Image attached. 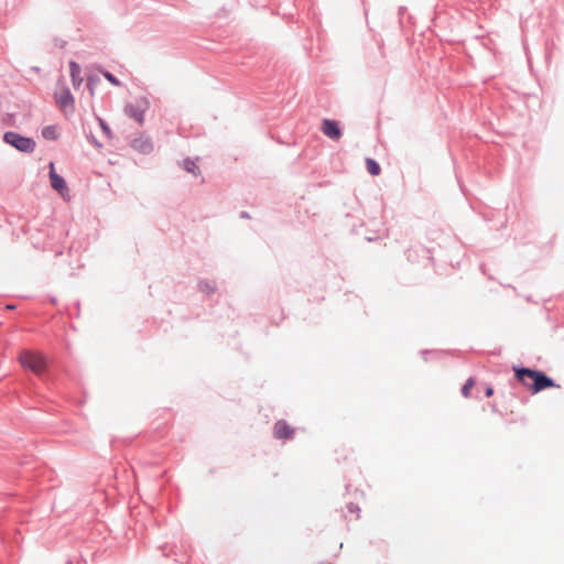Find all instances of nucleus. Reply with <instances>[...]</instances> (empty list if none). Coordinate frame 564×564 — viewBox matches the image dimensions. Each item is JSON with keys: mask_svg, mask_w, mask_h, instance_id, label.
Segmentation results:
<instances>
[{"mask_svg": "<svg viewBox=\"0 0 564 564\" xmlns=\"http://www.w3.org/2000/svg\"><path fill=\"white\" fill-rule=\"evenodd\" d=\"M516 378L532 393H539L547 388H560L551 378L542 371L532 370L529 368L514 369Z\"/></svg>", "mask_w": 564, "mask_h": 564, "instance_id": "1", "label": "nucleus"}, {"mask_svg": "<svg viewBox=\"0 0 564 564\" xmlns=\"http://www.w3.org/2000/svg\"><path fill=\"white\" fill-rule=\"evenodd\" d=\"M18 361L22 368L32 371L36 376H42L47 369L46 358L44 354L39 350H21L18 356Z\"/></svg>", "mask_w": 564, "mask_h": 564, "instance_id": "2", "label": "nucleus"}, {"mask_svg": "<svg viewBox=\"0 0 564 564\" xmlns=\"http://www.w3.org/2000/svg\"><path fill=\"white\" fill-rule=\"evenodd\" d=\"M149 108V99L147 97H139L124 106V113L142 126L144 123V113Z\"/></svg>", "mask_w": 564, "mask_h": 564, "instance_id": "3", "label": "nucleus"}, {"mask_svg": "<svg viewBox=\"0 0 564 564\" xmlns=\"http://www.w3.org/2000/svg\"><path fill=\"white\" fill-rule=\"evenodd\" d=\"M3 140L6 143L14 147L15 149L22 152L30 153L33 152L35 149V142L32 139L22 137L13 131L6 132L3 135Z\"/></svg>", "mask_w": 564, "mask_h": 564, "instance_id": "4", "label": "nucleus"}, {"mask_svg": "<svg viewBox=\"0 0 564 564\" xmlns=\"http://www.w3.org/2000/svg\"><path fill=\"white\" fill-rule=\"evenodd\" d=\"M55 99L61 110L65 113H72L74 111V97L67 87L63 86L59 88L55 93Z\"/></svg>", "mask_w": 564, "mask_h": 564, "instance_id": "5", "label": "nucleus"}, {"mask_svg": "<svg viewBox=\"0 0 564 564\" xmlns=\"http://www.w3.org/2000/svg\"><path fill=\"white\" fill-rule=\"evenodd\" d=\"M130 147L142 154H148L153 150L151 139L142 133H139L131 140Z\"/></svg>", "mask_w": 564, "mask_h": 564, "instance_id": "6", "label": "nucleus"}, {"mask_svg": "<svg viewBox=\"0 0 564 564\" xmlns=\"http://www.w3.org/2000/svg\"><path fill=\"white\" fill-rule=\"evenodd\" d=\"M50 181L51 186L57 191L62 196L68 194V188L65 180L55 172L54 163H50Z\"/></svg>", "mask_w": 564, "mask_h": 564, "instance_id": "7", "label": "nucleus"}, {"mask_svg": "<svg viewBox=\"0 0 564 564\" xmlns=\"http://www.w3.org/2000/svg\"><path fill=\"white\" fill-rule=\"evenodd\" d=\"M321 130L326 137H328L332 140H339L341 137V131L339 129L338 122L330 119H324L322 121Z\"/></svg>", "mask_w": 564, "mask_h": 564, "instance_id": "8", "label": "nucleus"}, {"mask_svg": "<svg viewBox=\"0 0 564 564\" xmlns=\"http://www.w3.org/2000/svg\"><path fill=\"white\" fill-rule=\"evenodd\" d=\"M273 434L279 440H290L294 435V429L291 427L285 421L281 420L274 424Z\"/></svg>", "mask_w": 564, "mask_h": 564, "instance_id": "9", "label": "nucleus"}, {"mask_svg": "<svg viewBox=\"0 0 564 564\" xmlns=\"http://www.w3.org/2000/svg\"><path fill=\"white\" fill-rule=\"evenodd\" d=\"M69 69L73 86L78 88L83 83V77L80 76V66L76 62H70Z\"/></svg>", "mask_w": 564, "mask_h": 564, "instance_id": "10", "label": "nucleus"}, {"mask_svg": "<svg viewBox=\"0 0 564 564\" xmlns=\"http://www.w3.org/2000/svg\"><path fill=\"white\" fill-rule=\"evenodd\" d=\"M366 166H367V171L372 176H378L381 173L380 165L373 159L367 158L366 159Z\"/></svg>", "mask_w": 564, "mask_h": 564, "instance_id": "11", "label": "nucleus"}, {"mask_svg": "<svg viewBox=\"0 0 564 564\" xmlns=\"http://www.w3.org/2000/svg\"><path fill=\"white\" fill-rule=\"evenodd\" d=\"M42 135L46 140H56L58 138V131L55 126H47L43 129Z\"/></svg>", "mask_w": 564, "mask_h": 564, "instance_id": "12", "label": "nucleus"}, {"mask_svg": "<svg viewBox=\"0 0 564 564\" xmlns=\"http://www.w3.org/2000/svg\"><path fill=\"white\" fill-rule=\"evenodd\" d=\"M183 165L187 172H189L194 175H197L199 173V169L194 161L185 160Z\"/></svg>", "mask_w": 564, "mask_h": 564, "instance_id": "13", "label": "nucleus"}, {"mask_svg": "<svg viewBox=\"0 0 564 564\" xmlns=\"http://www.w3.org/2000/svg\"><path fill=\"white\" fill-rule=\"evenodd\" d=\"M475 381L473 379H468L462 388V393L465 398H468L470 394V390L473 389Z\"/></svg>", "mask_w": 564, "mask_h": 564, "instance_id": "14", "label": "nucleus"}, {"mask_svg": "<svg viewBox=\"0 0 564 564\" xmlns=\"http://www.w3.org/2000/svg\"><path fill=\"white\" fill-rule=\"evenodd\" d=\"M104 77L112 85L120 86L121 83L109 72H102Z\"/></svg>", "mask_w": 564, "mask_h": 564, "instance_id": "15", "label": "nucleus"}, {"mask_svg": "<svg viewBox=\"0 0 564 564\" xmlns=\"http://www.w3.org/2000/svg\"><path fill=\"white\" fill-rule=\"evenodd\" d=\"M99 123H100V127H101V129L104 130V132H105L107 135H110V134H111V131H110L109 127L107 126V123H106L102 119H99Z\"/></svg>", "mask_w": 564, "mask_h": 564, "instance_id": "16", "label": "nucleus"}, {"mask_svg": "<svg viewBox=\"0 0 564 564\" xmlns=\"http://www.w3.org/2000/svg\"><path fill=\"white\" fill-rule=\"evenodd\" d=\"M96 83V79L93 77V76H89L88 77V87L90 89V94L93 95L94 94V87H93V84Z\"/></svg>", "mask_w": 564, "mask_h": 564, "instance_id": "17", "label": "nucleus"}, {"mask_svg": "<svg viewBox=\"0 0 564 564\" xmlns=\"http://www.w3.org/2000/svg\"><path fill=\"white\" fill-rule=\"evenodd\" d=\"M492 394H494V390H492V388H488V389L486 390V395H487V397H491Z\"/></svg>", "mask_w": 564, "mask_h": 564, "instance_id": "18", "label": "nucleus"}]
</instances>
